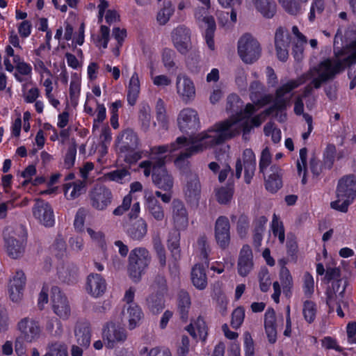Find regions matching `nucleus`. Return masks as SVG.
I'll list each match as a JSON object with an SVG mask.
<instances>
[{"mask_svg":"<svg viewBox=\"0 0 356 356\" xmlns=\"http://www.w3.org/2000/svg\"><path fill=\"white\" fill-rule=\"evenodd\" d=\"M336 60L327 58L310 69L305 75L306 79H312L301 96L307 97L312 94L313 88H320L321 85L334 79L344 66L356 63V46H337L334 49Z\"/></svg>","mask_w":356,"mask_h":356,"instance_id":"obj_1","label":"nucleus"},{"mask_svg":"<svg viewBox=\"0 0 356 356\" xmlns=\"http://www.w3.org/2000/svg\"><path fill=\"white\" fill-rule=\"evenodd\" d=\"M243 131L244 140H248V135L250 133V126L247 122H240L233 120H226L216 123L211 129L202 133V140L204 147H211L220 145L227 140L231 139Z\"/></svg>","mask_w":356,"mask_h":356,"instance_id":"obj_2","label":"nucleus"},{"mask_svg":"<svg viewBox=\"0 0 356 356\" xmlns=\"http://www.w3.org/2000/svg\"><path fill=\"white\" fill-rule=\"evenodd\" d=\"M202 133L197 137V140L186 136L178 137L175 142L170 145H161L155 147L152 149V155L151 156H162L161 154L167 152H173L179 149H184L175 159V164L178 165L181 161L190 157L191 156L202 152L204 147V143L202 140Z\"/></svg>","mask_w":356,"mask_h":356,"instance_id":"obj_3","label":"nucleus"},{"mask_svg":"<svg viewBox=\"0 0 356 356\" xmlns=\"http://www.w3.org/2000/svg\"><path fill=\"white\" fill-rule=\"evenodd\" d=\"M117 140L120 152L123 154L127 163H134L141 159L143 152L139 148L140 140L134 130L125 129Z\"/></svg>","mask_w":356,"mask_h":356,"instance_id":"obj_4","label":"nucleus"},{"mask_svg":"<svg viewBox=\"0 0 356 356\" xmlns=\"http://www.w3.org/2000/svg\"><path fill=\"white\" fill-rule=\"evenodd\" d=\"M151 261L149 251L145 248H136L130 252L128 272L134 282H138Z\"/></svg>","mask_w":356,"mask_h":356,"instance_id":"obj_5","label":"nucleus"},{"mask_svg":"<svg viewBox=\"0 0 356 356\" xmlns=\"http://www.w3.org/2000/svg\"><path fill=\"white\" fill-rule=\"evenodd\" d=\"M300 84L301 83L298 81L291 80L277 88L275 92V101L271 106L264 111L265 115H270L275 111L282 112L286 110L290 102V98L284 97V95L298 88Z\"/></svg>","mask_w":356,"mask_h":356,"instance_id":"obj_6","label":"nucleus"},{"mask_svg":"<svg viewBox=\"0 0 356 356\" xmlns=\"http://www.w3.org/2000/svg\"><path fill=\"white\" fill-rule=\"evenodd\" d=\"M51 299L55 314L63 320L68 319L71 314V307L67 298L59 287L54 286L51 288Z\"/></svg>","mask_w":356,"mask_h":356,"instance_id":"obj_7","label":"nucleus"},{"mask_svg":"<svg viewBox=\"0 0 356 356\" xmlns=\"http://www.w3.org/2000/svg\"><path fill=\"white\" fill-rule=\"evenodd\" d=\"M166 156H162L154 168L152 181L156 186L163 191H170L173 186V178L165 168Z\"/></svg>","mask_w":356,"mask_h":356,"instance_id":"obj_8","label":"nucleus"},{"mask_svg":"<svg viewBox=\"0 0 356 356\" xmlns=\"http://www.w3.org/2000/svg\"><path fill=\"white\" fill-rule=\"evenodd\" d=\"M186 184L183 188L186 202L197 206L199 203L201 193V184L197 174L188 172L186 174Z\"/></svg>","mask_w":356,"mask_h":356,"instance_id":"obj_9","label":"nucleus"},{"mask_svg":"<svg viewBox=\"0 0 356 356\" xmlns=\"http://www.w3.org/2000/svg\"><path fill=\"white\" fill-rule=\"evenodd\" d=\"M91 206L97 210H104L111 203L113 195L109 188L97 184L89 193Z\"/></svg>","mask_w":356,"mask_h":356,"instance_id":"obj_10","label":"nucleus"},{"mask_svg":"<svg viewBox=\"0 0 356 356\" xmlns=\"http://www.w3.org/2000/svg\"><path fill=\"white\" fill-rule=\"evenodd\" d=\"M177 123L181 132L191 134L200 126L197 111L190 108L181 111L177 118Z\"/></svg>","mask_w":356,"mask_h":356,"instance_id":"obj_11","label":"nucleus"},{"mask_svg":"<svg viewBox=\"0 0 356 356\" xmlns=\"http://www.w3.org/2000/svg\"><path fill=\"white\" fill-rule=\"evenodd\" d=\"M209 8L198 7L195 10V18L196 22L200 26H202L204 24L206 26L205 31V39L207 44H213V35L216 31V25L214 18L209 15L208 10Z\"/></svg>","mask_w":356,"mask_h":356,"instance_id":"obj_12","label":"nucleus"},{"mask_svg":"<svg viewBox=\"0 0 356 356\" xmlns=\"http://www.w3.org/2000/svg\"><path fill=\"white\" fill-rule=\"evenodd\" d=\"M21 337L26 342L31 343L40 337L41 329L38 321L29 317L21 319L17 324Z\"/></svg>","mask_w":356,"mask_h":356,"instance_id":"obj_13","label":"nucleus"},{"mask_svg":"<svg viewBox=\"0 0 356 356\" xmlns=\"http://www.w3.org/2000/svg\"><path fill=\"white\" fill-rule=\"evenodd\" d=\"M229 229L230 225L228 218L223 216L218 217L214 227L215 238L217 244L222 250L226 249L229 245Z\"/></svg>","mask_w":356,"mask_h":356,"instance_id":"obj_14","label":"nucleus"},{"mask_svg":"<svg viewBox=\"0 0 356 356\" xmlns=\"http://www.w3.org/2000/svg\"><path fill=\"white\" fill-rule=\"evenodd\" d=\"M103 339L107 342L106 346L109 348H113L115 343L126 340L127 333L125 330L113 323H108L103 329Z\"/></svg>","mask_w":356,"mask_h":356,"instance_id":"obj_15","label":"nucleus"},{"mask_svg":"<svg viewBox=\"0 0 356 356\" xmlns=\"http://www.w3.org/2000/svg\"><path fill=\"white\" fill-rule=\"evenodd\" d=\"M33 214L45 227H51L54 224L53 209L48 202L38 200L33 208Z\"/></svg>","mask_w":356,"mask_h":356,"instance_id":"obj_16","label":"nucleus"},{"mask_svg":"<svg viewBox=\"0 0 356 356\" xmlns=\"http://www.w3.org/2000/svg\"><path fill=\"white\" fill-rule=\"evenodd\" d=\"M337 198L353 200L356 197V177L354 175L343 177L338 183L337 189Z\"/></svg>","mask_w":356,"mask_h":356,"instance_id":"obj_17","label":"nucleus"},{"mask_svg":"<svg viewBox=\"0 0 356 356\" xmlns=\"http://www.w3.org/2000/svg\"><path fill=\"white\" fill-rule=\"evenodd\" d=\"M176 88L182 101L188 103L195 96V88L193 81L186 74H179L177 76Z\"/></svg>","mask_w":356,"mask_h":356,"instance_id":"obj_18","label":"nucleus"},{"mask_svg":"<svg viewBox=\"0 0 356 356\" xmlns=\"http://www.w3.org/2000/svg\"><path fill=\"white\" fill-rule=\"evenodd\" d=\"M253 254L248 245H244L239 253L237 270L239 275L246 277L253 269Z\"/></svg>","mask_w":356,"mask_h":356,"instance_id":"obj_19","label":"nucleus"},{"mask_svg":"<svg viewBox=\"0 0 356 356\" xmlns=\"http://www.w3.org/2000/svg\"><path fill=\"white\" fill-rule=\"evenodd\" d=\"M172 219L177 229H184L188 223L186 208L182 201L175 199L172 202Z\"/></svg>","mask_w":356,"mask_h":356,"instance_id":"obj_20","label":"nucleus"},{"mask_svg":"<svg viewBox=\"0 0 356 356\" xmlns=\"http://www.w3.org/2000/svg\"><path fill=\"white\" fill-rule=\"evenodd\" d=\"M26 278L22 270H17L9 285L10 297L13 302L21 300L26 284Z\"/></svg>","mask_w":356,"mask_h":356,"instance_id":"obj_21","label":"nucleus"},{"mask_svg":"<svg viewBox=\"0 0 356 356\" xmlns=\"http://www.w3.org/2000/svg\"><path fill=\"white\" fill-rule=\"evenodd\" d=\"M105 280L99 274L91 273L88 276L86 291L94 297L102 296L106 291Z\"/></svg>","mask_w":356,"mask_h":356,"instance_id":"obj_22","label":"nucleus"},{"mask_svg":"<svg viewBox=\"0 0 356 356\" xmlns=\"http://www.w3.org/2000/svg\"><path fill=\"white\" fill-rule=\"evenodd\" d=\"M128 236L134 241H141L147 234V225L143 218L131 222L126 229Z\"/></svg>","mask_w":356,"mask_h":356,"instance_id":"obj_23","label":"nucleus"},{"mask_svg":"<svg viewBox=\"0 0 356 356\" xmlns=\"http://www.w3.org/2000/svg\"><path fill=\"white\" fill-rule=\"evenodd\" d=\"M145 199L149 214L156 220L162 221L165 218V212L159 201L151 193L145 191Z\"/></svg>","mask_w":356,"mask_h":356,"instance_id":"obj_24","label":"nucleus"},{"mask_svg":"<svg viewBox=\"0 0 356 356\" xmlns=\"http://www.w3.org/2000/svg\"><path fill=\"white\" fill-rule=\"evenodd\" d=\"M122 315L128 321L129 330H133L138 326L143 317L141 309L135 304L130 305L127 308L124 307Z\"/></svg>","mask_w":356,"mask_h":356,"instance_id":"obj_25","label":"nucleus"},{"mask_svg":"<svg viewBox=\"0 0 356 356\" xmlns=\"http://www.w3.org/2000/svg\"><path fill=\"white\" fill-rule=\"evenodd\" d=\"M264 327L268 341L274 343L277 340V329L275 312L273 308H268L265 313Z\"/></svg>","mask_w":356,"mask_h":356,"instance_id":"obj_26","label":"nucleus"},{"mask_svg":"<svg viewBox=\"0 0 356 356\" xmlns=\"http://www.w3.org/2000/svg\"><path fill=\"white\" fill-rule=\"evenodd\" d=\"M74 334L79 346L83 348L90 346L91 333L89 323L78 322L75 326Z\"/></svg>","mask_w":356,"mask_h":356,"instance_id":"obj_27","label":"nucleus"},{"mask_svg":"<svg viewBox=\"0 0 356 356\" xmlns=\"http://www.w3.org/2000/svg\"><path fill=\"white\" fill-rule=\"evenodd\" d=\"M244 165V178L247 184H250L256 169L255 155L251 149H245L243 153Z\"/></svg>","mask_w":356,"mask_h":356,"instance_id":"obj_28","label":"nucleus"},{"mask_svg":"<svg viewBox=\"0 0 356 356\" xmlns=\"http://www.w3.org/2000/svg\"><path fill=\"white\" fill-rule=\"evenodd\" d=\"M252 2L256 10L265 18H273L277 12L274 0H252Z\"/></svg>","mask_w":356,"mask_h":356,"instance_id":"obj_29","label":"nucleus"},{"mask_svg":"<svg viewBox=\"0 0 356 356\" xmlns=\"http://www.w3.org/2000/svg\"><path fill=\"white\" fill-rule=\"evenodd\" d=\"M271 173L266 180V188L271 193L277 192L282 186V170L277 165L270 167Z\"/></svg>","mask_w":356,"mask_h":356,"instance_id":"obj_30","label":"nucleus"},{"mask_svg":"<svg viewBox=\"0 0 356 356\" xmlns=\"http://www.w3.org/2000/svg\"><path fill=\"white\" fill-rule=\"evenodd\" d=\"M59 280L66 284H74L78 280V268L71 264L61 266L58 271Z\"/></svg>","mask_w":356,"mask_h":356,"instance_id":"obj_31","label":"nucleus"},{"mask_svg":"<svg viewBox=\"0 0 356 356\" xmlns=\"http://www.w3.org/2000/svg\"><path fill=\"white\" fill-rule=\"evenodd\" d=\"M238 53L244 63L250 64L259 58L261 49L260 46H238Z\"/></svg>","mask_w":356,"mask_h":356,"instance_id":"obj_32","label":"nucleus"},{"mask_svg":"<svg viewBox=\"0 0 356 356\" xmlns=\"http://www.w3.org/2000/svg\"><path fill=\"white\" fill-rule=\"evenodd\" d=\"M4 240L8 254L13 258L20 257L24 252V245L22 242L17 240L14 236L4 235Z\"/></svg>","mask_w":356,"mask_h":356,"instance_id":"obj_33","label":"nucleus"},{"mask_svg":"<svg viewBox=\"0 0 356 356\" xmlns=\"http://www.w3.org/2000/svg\"><path fill=\"white\" fill-rule=\"evenodd\" d=\"M191 281L193 286L203 290L207 286V277L204 267L200 264H196L191 270Z\"/></svg>","mask_w":356,"mask_h":356,"instance_id":"obj_34","label":"nucleus"},{"mask_svg":"<svg viewBox=\"0 0 356 356\" xmlns=\"http://www.w3.org/2000/svg\"><path fill=\"white\" fill-rule=\"evenodd\" d=\"M180 232L178 229H172L168 236L167 246L175 259L180 258Z\"/></svg>","mask_w":356,"mask_h":356,"instance_id":"obj_35","label":"nucleus"},{"mask_svg":"<svg viewBox=\"0 0 356 356\" xmlns=\"http://www.w3.org/2000/svg\"><path fill=\"white\" fill-rule=\"evenodd\" d=\"M146 305L153 314H159L165 307L163 294L152 293L146 298Z\"/></svg>","mask_w":356,"mask_h":356,"instance_id":"obj_36","label":"nucleus"},{"mask_svg":"<svg viewBox=\"0 0 356 356\" xmlns=\"http://www.w3.org/2000/svg\"><path fill=\"white\" fill-rule=\"evenodd\" d=\"M186 330L194 339H196L198 335L201 340L204 341L207 336L206 323L201 316L197 318L194 325L193 323L188 325Z\"/></svg>","mask_w":356,"mask_h":356,"instance_id":"obj_37","label":"nucleus"},{"mask_svg":"<svg viewBox=\"0 0 356 356\" xmlns=\"http://www.w3.org/2000/svg\"><path fill=\"white\" fill-rule=\"evenodd\" d=\"M171 36L174 44H188L191 42V31L184 26H179L175 29Z\"/></svg>","mask_w":356,"mask_h":356,"instance_id":"obj_38","label":"nucleus"},{"mask_svg":"<svg viewBox=\"0 0 356 356\" xmlns=\"http://www.w3.org/2000/svg\"><path fill=\"white\" fill-rule=\"evenodd\" d=\"M190 307L191 298L189 294L185 291H181L178 296V312L180 318L184 322L188 319Z\"/></svg>","mask_w":356,"mask_h":356,"instance_id":"obj_39","label":"nucleus"},{"mask_svg":"<svg viewBox=\"0 0 356 356\" xmlns=\"http://www.w3.org/2000/svg\"><path fill=\"white\" fill-rule=\"evenodd\" d=\"M140 92V81L138 74L134 72L130 79L127 93V102L131 106L135 105Z\"/></svg>","mask_w":356,"mask_h":356,"instance_id":"obj_40","label":"nucleus"},{"mask_svg":"<svg viewBox=\"0 0 356 356\" xmlns=\"http://www.w3.org/2000/svg\"><path fill=\"white\" fill-rule=\"evenodd\" d=\"M138 120L141 129L146 132L149 130L151 123V108L147 103L140 105Z\"/></svg>","mask_w":356,"mask_h":356,"instance_id":"obj_41","label":"nucleus"},{"mask_svg":"<svg viewBox=\"0 0 356 356\" xmlns=\"http://www.w3.org/2000/svg\"><path fill=\"white\" fill-rule=\"evenodd\" d=\"M86 182L84 180H77L72 184L66 185L65 195L67 199H75L85 191Z\"/></svg>","mask_w":356,"mask_h":356,"instance_id":"obj_42","label":"nucleus"},{"mask_svg":"<svg viewBox=\"0 0 356 356\" xmlns=\"http://www.w3.org/2000/svg\"><path fill=\"white\" fill-rule=\"evenodd\" d=\"M234 194V184L229 182L225 187H221L216 191V198L220 204H227L230 202Z\"/></svg>","mask_w":356,"mask_h":356,"instance_id":"obj_43","label":"nucleus"},{"mask_svg":"<svg viewBox=\"0 0 356 356\" xmlns=\"http://www.w3.org/2000/svg\"><path fill=\"white\" fill-rule=\"evenodd\" d=\"M275 44H293V38L289 30L284 26H279L275 32Z\"/></svg>","mask_w":356,"mask_h":356,"instance_id":"obj_44","label":"nucleus"},{"mask_svg":"<svg viewBox=\"0 0 356 356\" xmlns=\"http://www.w3.org/2000/svg\"><path fill=\"white\" fill-rule=\"evenodd\" d=\"M153 248L156 253L160 266L165 267L166 265L165 250L159 235L152 238Z\"/></svg>","mask_w":356,"mask_h":356,"instance_id":"obj_45","label":"nucleus"},{"mask_svg":"<svg viewBox=\"0 0 356 356\" xmlns=\"http://www.w3.org/2000/svg\"><path fill=\"white\" fill-rule=\"evenodd\" d=\"M175 12V8L172 6L171 1H165L163 7L157 15V21L160 24H165L170 19V17Z\"/></svg>","mask_w":356,"mask_h":356,"instance_id":"obj_46","label":"nucleus"},{"mask_svg":"<svg viewBox=\"0 0 356 356\" xmlns=\"http://www.w3.org/2000/svg\"><path fill=\"white\" fill-rule=\"evenodd\" d=\"M156 113L157 120L161 123V125L163 129H167L168 120L166 115L165 104L161 99H159L156 102Z\"/></svg>","mask_w":356,"mask_h":356,"instance_id":"obj_47","label":"nucleus"},{"mask_svg":"<svg viewBox=\"0 0 356 356\" xmlns=\"http://www.w3.org/2000/svg\"><path fill=\"white\" fill-rule=\"evenodd\" d=\"M304 318L307 322L309 323H312L314 322L316 314V304L310 300H306L303 305L302 309Z\"/></svg>","mask_w":356,"mask_h":356,"instance_id":"obj_48","label":"nucleus"},{"mask_svg":"<svg viewBox=\"0 0 356 356\" xmlns=\"http://www.w3.org/2000/svg\"><path fill=\"white\" fill-rule=\"evenodd\" d=\"M197 245L200 252V257L202 259L204 260L205 264L208 266V258L211 252V249L208 245L206 236L203 235L199 237L197 239Z\"/></svg>","mask_w":356,"mask_h":356,"instance_id":"obj_49","label":"nucleus"},{"mask_svg":"<svg viewBox=\"0 0 356 356\" xmlns=\"http://www.w3.org/2000/svg\"><path fill=\"white\" fill-rule=\"evenodd\" d=\"M45 328L49 333L55 337H59L63 333L62 323L57 318L49 319Z\"/></svg>","mask_w":356,"mask_h":356,"instance_id":"obj_50","label":"nucleus"},{"mask_svg":"<svg viewBox=\"0 0 356 356\" xmlns=\"http://www.w3.org/2000/svg\"><path fill=\"white\" fill-rule=\"evenodd\" d=\"M282 8L290 15H297L300 10V5L296 0H278Z\"/></svg>","mask_w":356,"mask_h":356,"instance_id":"obj_51","label":"nucleus"},{"mask_svg":"<svg viewBox=\"0 0 356 356\" xmlns=\"http://www.w3.org/2000/svg\"><path fill=\"white\" fill-rule=\"evenodd\" d=\"M336 154V147L332 144L327 145L323 153V163L327 168H331L333 165Z\"/></svg>","mask_w":356,"mask_h":356,"instance_id":"obj_52","label":"nucleus"},{"mask_svg":"<svg viewBox=\"0 0 356 356\" xmlns=\"http://www.w3.org/2000/svg\"><path fill=\"white\" fill-rule=\"evenodd\" d=\"M161 156H150L149 160L143 161L139 164V167L140 168H143L144 175L145 177H149L151 173L152 175L154 173V168L157 164V161Z\"/></svg>","mask_w":356,"mask_h":356,"instance_id":"obj_53","label":"nucleus"},{"mask_svg":"<svg viewBox=\"0 0 356 356\" xmlns=\"http://www.w3.org/2000/svg\"><path fill=\"white\" fill-rule=\"evenodd\" d=\"M46 354L51 356H67V348L64 343L56 342L49 346Z\"/></svg>","mask_w":356,"mask_h":356,"instance_id":"obj_54","label":"nucleus"},{"mask_svg":"<svg viewBox=\"0 0 356 356\" xmlns=\"http://www.w3.org/2000/svg\"><path fill=\"white\" fill-rule=\"evenodd\" d=\"M151 288L154 291L156 290V293L161 294H163V293L166 292L168 287L165 277L163 275L158 274L155 277L154 280L151 285Z\"/></svg>","mask_w":356,"mask_h":356,"instance_id":"obj_55","label":"nucleus"},{"mask_svg":"<svg viewBox=\"0 0 356 356\" xmlns=\"http://www.w3.org/2000/svg\"><path fill=\"white\" fill-rule=\"evenodd\" d=\"M245 310L242 307H238L234 310L232 314L231 325L234 329H238L243 322Z\"/></svg>","mask_w":356,"mask_h":356,"instance_id":"obj_56","label":"nucleus"},{"mask_svg":"<svg viewBox=\"0 0 356 356\" xmlns=\"http://www.w3.org/2000/svg\"><path fill=\"white\" fill-rule=\"evenodd\" d=\"M258 277L261 291L263 292L268 291L271 284L268 269L266 268L261 269Z\"/></svg>","mask_w":356,"mask_h":356,"instance_id":"obj_57","label":"nucleus"},{"mask_svg":"<svg viewBox=\"0 0 356 356\" xmlns=\"http://www.w3.org/2000/svg\"><path fill=\"white\" fill-rule=\"evenodd\" d=\"M76 154V145L74 142L67 149L65 156L64 165L67 169L72 168L75 161Z\"/></svg>","mask_w":356,"mask_h":356,"instance_id":"obj_58","label":"nucleus"},{"mask_svg":"<svg viewBox=\"0 0 356 356\" xmlns=\"http://www.w3.org/2000/svg\"><path fill=\"white\" fill-rule=\"evenodd\" d=\"M51 248L56 257L62 258L66 252V244L64 239L61 238L60 236H58Z\"/></svg>","mask_w":356,"mask_h":356,"instance_id":"obj_59","label":"nucleus"},{"mask_svg":"<svg viewBox=\"0 0 356 356\" xmlns=\"http://www.w3.org/2000/svg\"><path fill=\"white\" fill-rule=\"evenodd\" d=\"M273 233L275 236L278 235V238L280 243H283L284 241V229L282 222L279 221L276 215L274 214L272 222Z\"/></svg>","mask_w":356,"mask_h":356,"instance_id":"obj_60","label":"nucleus"},{"mask_svg":"<svg viewBox=\"0 0 356 356\" xmlns=\"http://www.w3.org/2000/svg\"><path fill=\"white\" fill-rule=\"evenodd\" d=\"M280 279L283 286L284 290L290 289L292 285V277L287 268L282 266L280 273Z\"/></svg>","mask_w":356,"mask_h":356,"instance_id":"obj_61","label":"nucleus"},{"mask_svg":"<svg viewBox=\"0 0 356 356\" xmlns=\"http://www.w3.org/2000/svg\"><path fill=\"white\" fill-rule=\"evenodd\" d=\"M271 163V154L268 147L264 148L261 152V159L259 161V171L264 173V170Z\"/></svg>","mask_w":356,"mask_h":356,"instance_id":"obj_62","label":"nucleus"},{"mask_svg":"<svg viewBox=\"0 0 356 356\" xmlns=\"http://www.w3.org/2000/svg\"><path fill=\"white\" fill-rule=\"evenodd\" d=\"M351 200L349 199L337 198V200L330 203L332 209L337 210L341 212L346 213L348 211V206L351 204Z\"/></svg>","mask_w":356,"mask_h":356,"instance_id":"obj_63","label":"nucleus"},{"mask_svg":"<svg viewBox=\"0 0 356 356\" xmlns=\"http://www.w3.org/2000/svg\"><path fill=\"white\" fill-rule=\"evenodd\" d=\"M175 52L169 48H165L162 55L163 63L165 67L168 69H170L175 66L174 57Z\"/></svg>","mask_w":356,"mask_h":356,"instance_id":"obj_64","label":"nucleus"}]
</instances>
